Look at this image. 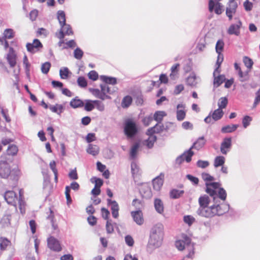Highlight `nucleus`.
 I'll list each match as a JSON object with an SVG mask.
<instances>
[{
  "instance_id": "obj_1",
  "label": "nucleus",
  "mask_w": 260,
  "mask_h": 260,
  "mask_svg": "<svg viewBox=\"0 0 260 260\" xmlns=\"http://www.w3.org/2000/svg\"><path fill=\"white\" fill-rule=\"evenodd\" d=\"M199 207L197 210L199 215L210 218L215 216H221L229 210V207L224 204H218L217 201L214 202V204L209 206L210 199L209 197L204 194L199 198Z\"/></svg>"
},
{
  "instance_id": "obj_2",
  "label": "nucleus",
  "mask_w": 260,
  "mask_h": 260,
  "mask_svg": "<svg viewBox=\"0 0 260 260\" xmlns=\"http://www.w3.org/2000/svg\"><path fill=\"white\" fill-rule=\"evenodd\" d=\"M21 175V171L16 167L11 168L9 164L6 160H0V177L8 179L12 187H15Z\"/></svg>"
},
{
  "instance_id": "obj_3",
  "label": "nucleus",
  "mask_w": 260,
  "mask_h": 260,
  "mask_svg": "<svg viewBox=\"0 0 260 260\" xmlns=\"http://www.w3.org/2000/svg\"><path fill=\"white\" fill-rule=\"evenodd\" d=\"M164 226L161 223L155 225L151 230L150 236L149 243L154 246H159L163 239Z\"/></svg>"
},
{
  "instance_id": "obj_4",
  "label": "nucleus",
  "mask_w": 260,
  "mask_h": 260,
  "mask_svg": "<svg viewBox=\"0 0 260 260\" xmlns=\"http://www.w3.org/2000/svg\"><path fill=\"white\" fill-rule=\"evenodd\" d=\"M181 240L176 241V246L179 250H183L187 248L189 250V252L187 254L186 257L192 258L194 255L193 245L191 243V239L186 235L183 234L181 235Z\"/></svg>"
},
{
  "instance_id": "obj_5",
  "label": "nucleus",
  "mask_w": 260,
  "mask_h": 260,
  "mask_svg": "<svg viewBox=\"0 0 260 260\" xmlns=\"http://www.w3.org/2000/svg\"><path fill=\"white\" fill-rule=\"evenodd\" d=\"M124 132L128 138L133 137L138 132L136 123L132 119H127L125 121Z\"/></svg>"
},
{
  "instance_id": "obj_6",
  "label": "nucleus",
  "mask_w": 260,
  "mask_h": 260,
  "mask_svg": "<svg viewBox=\"0 0 260 260\" xmlns=\"http://www.w3.org/2000/svg\"><path fill=\"white\" fill-rule=\"evenodd\" d=\"M60 26L61 28L59 31L56 33V36L59 39L58 43V46H62V44H63V39L65 35L70 36L73 35V31L69 24L66 23L64 25Z\"/></svg>"
},
{
  "instance_id": "obj_7",
  "label": "nucleus",
  "mask_w": 260,
  "mask_h": 260,
  "mask_svg": "<svg viewBox=\"0 0 260 260\" xmlns=\"http://www.w3.org/2000/svg\"><path fill=\"white\" fill-rule=\"evenodd\" d=\"M221 184L218 182H206L205 191L213 198V202L217 201V189L219 188Z\"/></svg>"
},
{
  "instance_id": "obj_8",
  "label": "nucleus",
  "mask_w": 260,
  "mask_h": 260,
  "mask_svg": "<svg viewBox=\"0 0 260 260\" xmlns=\"http://www.w3.org/2000/svg\"><path fill=\"white\" fill-rule=\"evenodd\" d=\"M47 245L51 250L54 251L59 252L62 249L59 241L53 236H50L48 238Z\"/></svg>"
},
{
  "instance_id": "obj_9",
  "label": "nucleus",
  "mask_w": 260,
  "mask_h": 260,
  "mask_svg": "<svg viewBox=\"0 0 260 260\" xmlns=\"http://www.w3.org/2000/svg\"><path fill=\"white\" fill-rule=\"evenodd\" d=\"M209 11L211 13L214 11L216 14L220 15L223 12V6L220 3L215 2L213 0H209Z\"/></svg>"
},
{
  "instance_id": "obj_10",
  "label": "nucleus",
  "mask_w": 260,
  "mask_h": 260,
  "mask_svg": "<svg viewBox=\"0 0 260 260\" xmlns=\"http://www.w3.org/2000/svg\"><path fill=\"white\" fill-rule=\"evenodd\" d=\"M193 155V152L189 149L188 151L184 152L182 155L178 156L176 159V163L178 165L181 164L184 160L189 162L191 160V157Z\"/></svg>"
},
{
  "instance_id": "obj_11",
  "label": "nucleus",
  "mask_w": 260,
  "mask_h": 260,
  "mask_svg": "<svg viewBox=\"0 0 260 260\" xmlns=\"http://www.w3.org/2000/svg\"><path fill=\"white\" fill-rule=\"evenodd\" d=\"M101 88L104 96H105V100L106 99H110V95L115 93L117 89V88L115 87H112L106 84H101Z\"/></svg>"
},
{
  "instance_id": "obj_12",
  "label": "nucleus",
  "mask_w": 260,
  "mask_h": 260,
  "mask_svg": "<svg viewBox=\"0 0 260 260\" xmlns=\"http://www.w3.org/2000/svg\"><path fill=\"white\" fill-rule=\"evenodd\" d=\"M133 220L139 225H142L144 222L143 213L140 210L133 211L131 212Z\"/></svg>"
},
{
  "instance_id": "obj_13",
  "label": "nucleus",
  "mask_w": 260,
  "mask_h": 260,
  "mask_svg": "<svg viewBox=\"0 0 260 260\" xmlns=\"http://www.w3.org/2000/svg\"><path fill=\"white\" fill-rule=\"evenodd\" d=\"M238 5L237 3L234 0H230L226 9V15L230 20L233 18V15L236 13Z\"/></svg>"
},
{
  "instance_id": "obj_14",
  "label": "nucleus",
  "mask_w": 260,
  "mask_h": 260,
  "mask_svg": "<svg viewBox=\"0 0 260 260\" xmlns=\"http://www.w3.org/2000/svg\"><path fill=\"white\" fill-rule=\"evenodd\" d=\"M5 199L8 204L16 206V201H17V197L16 193L13 191H6L5 196Z\"/></svg>"
},
{
  "instance_id": "obj_15",
  "label": "nucleus",
  "mask_w": 260,
  "mask_h": 260,
  "mask_svg": "<svg viewBox=\"0 0 260 260\" xmlns=\"http://www.w3.org/2000/svg\"><path fill=\"white\" fill-rule=\"evenodd\" d=\"M232 146L231 138H225L223 139L220 145V151L223 154H226Z\"/></svg>"
},
{
  "instance_id": "obj_16",
  "label": "nucleus",
  "mask_w": 260,
  "mask_h": 260,
  "mask_svg": "<svg viewBox=\"0 0 260 260\" xmlns=\"http://www.w3.org/2000/svg\"><path fill=\"white\" fill-rule=\"evenodd\" d=\"M16 54L13 48L9 49V53L7 56V60L10 64V67L13 68L16 64Z\"/></svg>"
},
{
  "instance_id": "obj_17",
  "label": "nucleus",
  "mask_w": 260,
  "mask_h": 260,
  "mask_svg": "<svg viewBox=\"0 0 260 260\" xmlns=\"http://www.w3.org/2000/svg\"><path fill=\"white\" fill-rule=\"evenodd\" d=\"M185 105L179 104L177 106L176 118L178 121H182L186 116Z\"/></svg>"
},
{
  "instance_id": "obj_18",
  "label": "nucleus",
  "mask_w": 260,
  "mask_h": 260,
  "mask_svg": "<svg viewBox=\"0 0 260 260\" xmlns=\"http://www.w3.org/2000/svg\"><path fill=\"white\" fill-rule=\"evenodd\" d=\"M164 174L161 173L158 176L155 178L153 181V186L154 189L159 190L164 183Z\"/></svg>"
},
{
  "instance_id": "obj_19",
  "label": "nucleus",
  "mask_w": 260,
  "mask_h": 260,
  "mask_svg": "<svg viewBox=\"0 0 260 260\" xmlns=\"http://www.w3.org/2000/svg\"><path fill=\"white\" fill-rule=\"evenodd\" d=\"M219 67L216 68L214 73L213 75L214 77V84L217 87L220 85L225 80V77L223 75H218L219 71H218Z\"/></svg>"
},
{
  "instance_id": "obj_20",
  "label": "nucleus",
  "mask_w": 260,
  "mask_h": 260,
  "mask_svg": "<svg viewBox=\"0 0 260 260\" xmlns=\"http://www.w3.org/2000/svg\"><path fill=\"white\" fill-rule=\"evenodd\" d=\"M241 25V22L240 21L237 24L231 25L228 30V33L231 35H235L236 36H239L240 34V28Z\"/></svg>"
},
{
  "instance_id": "obj_21",
  "label": "nucleus",
  "mask_w": 260,
  "mask_h": 260,
  "mask_svg": "<svg viewBox=\"0 0 260 260\" xmlns=\"http://www.w3.org/2000/svg\"><path fill=\"white\" fill-rule=\"evenodd\" d=\"M224 43L222 40H219L216 44L215 49L216 52L218 54V57L217 61V63L218 64V66H220L221 62L222 61L223 58H221V60L219 62V56L222 55L221 52L223 51Z\"/></svg>"
},
{
  "instance_id": "obj_22",
  "label": "nucleus",
  "mask_w": 260,
  "mask_h": 260,
  "mask_svg": "<svg viewBox=\"0 0 260 260\" xmlns=\"http://www.w3.org/2000/svg\"><path fill=\"white\" fill-rule=\"evenodd\" d=\"M146 134L149 137L148 139L146 140L145 144L148 148H151L153 146L154 143L156 141V137L153 134H148V130L147 131Z\"/></svg>"
},
{
  "instance_id": "obj_23",
  "label": "nucleus",
  "mask_w": 260,
  "mask_h": 260,
  "mask_svg": "<svg viewBox=\"0 0 260 260\" xmlns=\"http://www.w3.org/2000/svg\"><path fill=\"white\" fill-rule=\"evenodd\" d=\"M70 105L73 108H77L83 107L84 103L77 96L71 101Z\"/></svg>"
},
{
  "instance_id": "obj_24",
  "label": "nucleus",
  "mask_w": 260,
  "mask_h": 260,
  "mask_svg": "<svg viewBox=\"0 0 260 260\" xmlns=\"http://www.w3.org/2000/svg\"><path fill=\"white\" fill-rule=\"evenodd\" d=\"M154 207L156 211L159 213H162L164 210V204L159 199H156L154 202Z\"/></svg>"
},
{
  "instance_id": "obj_25",
  "label": "nucleus",
  "mask_w": 260,
  "mask_h": 260,
  "mask_svg": "<svg viewBox=\"0 0 260 260\" xmlns=\"http://www.w3.org/2000/svg\"><path fill=\"white\" fill-rule=\"evenodd\" d=\"M206 140L204 137H201L199 138L197 141L194 143L193 146L190 149H192L193 148H196L197 149H200L202 148L206 143Z\"/></svg>"
},
{
  "instance_id": "obj_26",
  "label": "nucleus",
  "mask_w": 260,
  "mask_h": 260,
  "mask_svg": "<svg viewBox=\"0 0 260 260\" xmlns=\"http://www.w3.org/2000/svg\"><path fill=\"white\" fill-rule=\"evenodd\" d=\"M18 151V147L16 145L12 144L9 146L6 151V154L10 156L16 155Z\"/></svg>"
},
{
  "instance_id": "obj_27",
  "label": "nucleus",
  "mask_w": 260,
  "mask_h": 260,
  "mask_svg": "<svg viewBox=\"0 0 260 260\" xmlns=\"http://www.w3.org/2000/svg\"><path fill=\"white\" fill-rule=\"evenodd\" d=\"M238 127V124L227 125L222 127L221 131L222 133H232L235 131Z\"/></svg>"
},
{
  "instance_id": "obj_28",
  "label": "nucleus",
  "mask_w": 260,
  "mask_h": 260,
  "mask_svg": "<svg viewBox=\"0 0 260 260\" xmlns=\"http://www.w3.org/2000/svg\"><path fill=\"white\" fill-rule=\"evenodd\" d=\"M101 80L105 82L106 84H111L112 85H115L117 83V79L114 77H107L106 76H102L101 77Z\"/></svg>"
},
{
  "instance_id": "obj_29",
  "label": "nucleus",
  "mask_w": 260,
  "mask_h": 260,
  "mask_svg": "<svg viewBox=\"0 0 260 260\" xmlns=\"http://www.w3.org/2000/svg\"><path fill=\"white\" fill-rule=\"evenodd\" d=\"M99 148L98 146L92 144H89L87 149V153L93 156L98 155L99 153Z\"/></svg>"
},
{
  "instance_id": "obj_30",
  "label": "nucleus",
  "mask_w": 260,
  "mask_h": 260,
  "mask_svg": "<svg viewBox=\"0 0 260 260\" xmlns=\"http://www.w3.org/2000/svg\"><path fill=\"white\" fill-rule=\"evenodd\" d=\"M57 17L60 25H64L66 22V14L62 10L58 11L57 13Z\"/></svg>"
},
{
  "instance_id": "obj_31",
  "label": "nucleus",
  "mask_w": 260,
  "mask_h": 260,
  "mask_svg": "<svg viewBox=\"0 0 260 260\" xmlns=\"http://www.w3.org/2000/svg\"><path fill=\"white\" fill-rule=\"evenodd\" d=\"M164 125L156 124L154 126L148 129V134L159 133L163 131Z\"/></svg>"
},
{
  "instance_id": "obj_32",
  "label": "nucleus",
  "mask_w": 260,
  "mask_h": 260,
  "mask_svg": "<svg viewBox=\"0 0 260 260\" xmlns=\"http://www.w3.org/2000/svg\"><path fill=\"white\" fill-rule=\"evenodd\" d=\"M131 172L134 178L141 174L140 168L135 162H133L131 164Z\"/></svg>"
},
{
  "instance_id": "obj_33",
  "label": "nucleus",
  "mask_w": 260,
  "mask_h": 260,
  "mask_svg": "<svg viewBox=\"0 0 260 260\" xmlns=\"http://www.w3.org/2000/svg\"><path fill=\"white\" fill-rule=\"evenodd\" d=\"M140 147L139 143H135L132 147L130 150V156L132 158H135L137 155L138 149Z\"/></svg>"
},
{
  "instance_id": "obj_34",
  "label": "nucleus",
  "mask_w": 260,
  "mask_h": 260,
  "mask_svg": "<svg viewBox=\"0 0 260 260\" xmlns=\"http://www.w3.org/2000/svg\"><path fill=\"white\" fill-rule=\"evenodd\" d=\"M15 32L13 29L11 28L6 29L4 31L3 38L6 39H11L14 37Z\"/></svg>"
},
{
  "instance_id": "obj_35",
  "label": "nucleus",
  "mask_w": 260,
  "mask_h": 260,
  "mask_svg": "<svg viewBox=\"0 0 260 260\" xmlns=\"http://www.w3.org/2000/svg\"><path fill=\"white\" fill-rule=\"evenodd\" d=\"M140 192L145 197H150L151 196L150 188L147 185H143L140 189Z\"/></svg>"
},
{
  "instance_id": "obj_36",
  "label": "nucleus",
  "mask_w": 260,
  "mask_h": 260,
  "mask_svg": "<svg viewBox=\"0 0 260 260\" xmlns=\"http://www.w3.org/2000/svg\"><path fill=\"white\" fill-rule=\"evenodd\" d=\"M132 98L129 95H126L123 98L122 101L121 106L123 108H127L132 104Z\"/></svg>"
},
{
  "instance_id": "obj_37",
  "label": "nucleus",
  "mask_w": 260,
  "mask_h": 260,
  "mask_svg": "<svg viewBox=\"0 0 260 260\" xmlns=\"http://www.w3.org/2000/svg\"><path fill=\"white\" fill-rule=\"evenodd\" d=\"M167 115V114L164 111H156L154 114V119L158 122H160L163 118Z\"/></svg>"
},
{
  "instance_id": "obj_38",
  "label": "nucleus",
  "mask_w": 260,
  "mask_h": 260,
  "mask_svg": "<svg viewBox=\"0 0 260 260\" xmlns=\"http://www.w3.org/2000/svg\"><path fill=\"white\" fill-rule=\"evenodd\" d=\"M89 91L95 97L99 98L102 100H105V96H104L102 90L100 91L99 89L90 88Z\"/></svg>"
},
{
  "instance_id": "obj_39",
  "label": "nucleus",
  "mask_w": 260,
  "mask_h": 260,
  "mask_svg": "<svg viewBox=\"0 0 260 260\" xmlns=\"http://www.w3.org/2000/svg\"><path fill=\"white\" fill-rule=\"evenodd\" d=\"M223 112L222 110L218 108L214 110L212 115V117L215 121H216L221 119V117L223 116Z\"/></svg>"
},
{
  "instance_id": "obj_40",
  "label": "nucleus",
  "mask_w": 260,
  "mask_h": 260,
  "mask_svg": "<svg viewBox=\"0 0 260 260\" xmlns=\"http://www.w3.org/2000/svg\"><path fill=\"white\" fill-rule=\"evenodd\" d=\"M184 193L183 190L176 189H172L170 193V197L172 199H177L181 197Z\"/></svg>"
},
{
  "instance_id": "obj_41",
  "label": "nucleus",
  "mask_w": 260,
  "mask_h": 260,
  "mask_svg": "<svg viewBox=\"0 0 260 260\" xmlns=\"http://www.w3.org/2000/svg\"><path fill=\"white\" fill-rule=\"evenodd\" d=\"M49 109L52 112L60 114L63 110V106L61 105L56 104L54 106H50Z\"/></svg>"
},
{
  "instance_id": "obj_42",
  "label": "nucleus",
  "mask_w": 260,
  "mask_h": 260,
  "mask_svg": "<svg viewBox=\"0 0 260 260\" xmlns=\"http://www.w3.org/2000/svg\"><path fill=\"white\" fill-rule=\"evenodd\" d=\"M225 162V158L222 156H218L215 157L214 161V166L215 168L222 166Z\"/></svg>"
},
{
  "instance_id": "obj_43",
  "label": "nucleus",
  "mask_w": 260,
  "mask_h": 260,
  "mask_svg": "<svg viewBox=\"0 0 260 260\" xmlns=\"http://www.w3.org/2000/svg\"><path fill=\"white\" fill-rule=\"evenodd\" d=\"M180 67L179 63H176L174 64L171 68V73L170 74V77L171 79H173L174 77L178 74L179 69Z\"/></svg>"
},
{
  "instance_id": "obj_44",
  "label": "nucleus",
  "mask_w": 260,
  "mask_h": 260,
  "mask_svg": "<svg viewBox=\"0 0 260 260\" xmlns=\"http://www.w3.org/2000/svg\"><path fill=\"white\" fill-rule=\"evenodd\" d=\"M93 101L87 100L85 101L84 109L86 111H91L94 108Z\"/></svg>"
},
{
  "instance_id": "obj_45",
  "label": "nucleus",
  "mask_w": 260,
  "mask_h": 260,
  "mask_svg": "<svg viewBox=\"0 0 260 260\" xmlns=\"http://www.w3.org/2000/svg\"><path fill=\"white\" fill-rule=\"evenodd\" d=\"M76 45L75 42L72 40L67 43H64L63 41V44H62V46H59V47H61L62 49H67L68 48H74Z\"/></svg>"
},
{
  "instance_id": "obj_46",
  "label": "nucleus",
  "mask_w": 260,
  "mask_h": 260,
  "mask_svg": "<svg viewBox=\"0 0 260 260\" xmlns=\"http://www.w3.org/2000/svg\"><path fill=\"white\" fill-rule=\"evenodd\" d=\"M228 103V100L226 97H222L220 98L218 103L219 109L222 110V109L225 108L226 107Z\"/></svg>"
},
{
  "instance_id": "obj_47",
  "label": "nucleus",
  "mask_w": 260,
  "mask_h": 260,
  "mask_svg": "<svg viewBox=\"0 0 260 260\" xmlns=\"http://www.w3.org/2000/svg\"><path fill=\"white\" fill-rule=\"evenodd\" d=\"M10 242L7 238H0V248L2 250L6 249V247L9 245Z\"/></svg>"
},
{
  "instance_id": "obj_48",
  "label": "nucleus",
  "mask_w": 260,
  "mask_h": 260,
  "mask_svg": "<svg viewBox=\"0 0 260 260\" xmlns=\"http://www.w3.org/2000/svg\"><path fill=\"white\" fill-rule=\"evenodd\" d=\"M218 196L219 199L224 201L226 198V191L223 188L219 187V188H218Z\"/></svg>"
},
{
  "instance_id": "obj_49",
  "label": "nucleus",
  "mask_w": 260,
  "mask_h": 260,
  "mask_svg": "<svg viewBox=\"0 0 260 260\" xmlns=\"http://www.w3.org/2000/svg\"><path fill=\"white\" fill-rule=\"evenodd\" d=\"M183 220L190 226L194 222L195 219L191 215H186L184 216Z\"/></svg>"
},
{
  "instance_id": "obj_50",
  "label": "nucleus",
  "mask_w": 260,
  "mask_h": 260,
  "mask_svg": "<svg viewBox=\"0 0 260 260\" xmlns=\"http://www.w3.org/2000/svg\"><path fill=\"white\" fill-rule=\"evenodd\" d=\"M51 67V64L49 62H46L43 63L41 67V71L42 73L47 74L49 72Z\"/></svg>"
},
{
  "instance_id": "obj_51",
  "label": "nucleus",
  "mask_w": 260,
  "mask_h": 260,
  "mask_svg": "<svg viewBox=\"0 0 260 260\" xmlns=\"http://www.w3.org/2000/svg\"><path fill=\"white\" fill-rule=\"evenodd\" d=\"M88 77L90 79H91L93 81H95V80H98V79L99 78V75H98V73L96 71L92 70V71H90L88 73Z\"/></svg>"
},
{
  "instance_id": "obj_52",
  "label": "nucleus",
  "mask_w": 260,
  "mask_h": 260,
  "mask_svg": "<svg viewBox=\"0 0 260 260\" xmlns=\"http://www.w3.org/2000/svg\"><path fill=\"white\" fill-rule=\"evenodd\" d=\"M74 55L75 58L77 59H80L83 56V52L80 48H77L74 50Z\"/></svg>"
},
{
  "instance_id": "obj_53",
  "label": "nucleus",
  "mask_w": 260,
  "mask_h": 260,
  "mask_svg": "<svg viewBox=\"0 0 260 260\" xmlns=\"http://www.w3.org/2000/svg\"><path fill=\"white\" fill-rule=\"evenodd\" d=\"M70 187L69 186H67L66 187L65 190V195L67 199V204L68 205L70 204L72 202V199L70 194Z\"/></svg>"
},
{
  "instance_id": "obj_54",
  "label": "nucleus",
  "mask_w": 260,
  "mask_h": 260,
  "mask_svg": "<svg viewBox=\"0 0 260 260\" xmlns=\"http://www.w3.org/2000/svg\"><path fill=\"white\" fill-rule=\"evenodd\" d=\"M77 82L78 85L81 87H85L87 85L86 80L83 77H79L78 78Z\"/></svg>"
},
{
  "instance_id": "obj_55",
  "label": "nucleus",
  "mask_w": 260,
  "mask_h": 260,
  "mask_svg": "<svg viewBox=\"0 0 260 260\" xmlns=\"http://www.w3.org/2000/svg\"><path fill=\"white\" fill-rule=\"evenodd\" d=\"M69 70L67 68L63 69H60L59 71V75L61 79H67L68 77Z\"/></svg>"
},
{
  "instance_id": "obj_56",
  "label": "nucleus",
  "mask_w": 260,
  "mask_h": 260,
  "mask_svg": "<svg viewBox=\"0 0 260 260\" xmlns=\"http://www.w3.org/2000/svg\"><path fill=\"white\" fill-rule=\"evenodd\" d=\"M108 203L111 205V211L119 210V206L116 201L108 199Z\"/></svg>"
},
{
  "instance_id": "obj_57",
  "label": "nucleus",
  "mask_w": 260,
  "mask_h": 260,
  "mask_svg": "<svg viewBox=\"0 0 260 260\" xmlns=\"http://www.w3.org/2000/svg\"><path fill=\"white\" fill-rule=\"evenodd\" d=\"M202 178L205 181H206V182L208 181H212L214 179L213 176L206 173H203L202 174Z\"/></svg>"
},
{
  "instance_id": "obj_58",
  "label": "nucleus",
  "mask_w": 260,
  "mask_h": 260,
  "mask_svg": "<svg viewBox=\"0 0 260 260\" xmlns=\"http://www.w3.org/2000/svg\"><path fill=\"white\" fill-rule=\"evenodd\" d=\"M106 229L108 234H112L114 231L113 224L109 220L107 221Z\"/></svg>"
},
{
  "instance_id": "obj_59",
  "label": "nucleus",
  "mask_w": 260,
  "mask_h": 260,
  "mask_svg": "<svg viewBox=\"0 0 260 260\" xmlns=\"http://www.w3.org/2000/svg\"><path fill=\"white\" fill-rule=\"evenodd\" d=\"M94 107H95L99 110L103 111L104 110V105L102 102L98 100L93 101Z\"/></svg>"
},
{
  "instance_id": "obj_60",
  "label": "nucleus",
  "mask_w": 260,
  "mask_h": 260,
  "mask_svg": "<svg viewBox=\"0 0 260 260\" xmlns=\"http://www.w3.org/2000/svg\"><path fill=\"white\" fill-rule=\"evenodd\" d=\"M252 120L251 117L249 116H245L242 120L243 125L245 128H246L249 124L250 121Z\"/></svg>"
},
{
  "instance_id": "obj_61",
  "label": "nucleus",
  "mask_w": 260,
  "mask_h": 260,
  "mask_svg": "<svg viewBox=\"0 0 260 260\" xmlns=\"http://www.w3.org/2000/svg\"><path fill=\"white\" fill-rule=\"evenodd\" d=\"M23 61V64L25 66V69L26 72L27 73V74H29V68H30V64H29V63L28 62V60L27 59V57L26 55H25L24 56Z\"/></svg>"
},
{
  "instance_id": "obj_62",
  "label": "nucleus",
  "mask_w": 260,
  "mask_h": 260,
  "mask_svg": "<svg viewBox=\"0 0 260 260\" xmlns=\"http://www.w3.org/2000/svg\"><path fill=\"white\" fill-rule=\"evenodd\" d=\"M125 241L127 245L133 246L134 244V241L132 236L127 235L125 237Z\"/></svg>"
},
{
  "instance_id": "obj_63",
  "label": "nucleus",
  "mask_w": 260,
  "mask_h": 260,
  "mask_svg": "<svg viewBox=\"0 0 260 260\" xmlns=\"http://www.w3.org/2000/svg\"><path fill=\"white\" fill-rule=\"evenodd\" d=\"M69 176L71 179L77 180L78 178V174L77 173L76 169L72 170L69 174Z\"/></svg>"
},
{
  "instance_id": "obj_64",
  "label": "nucleus",
  "mask_w": 260,
  "mask_h": 260,
  "mask_svg": "<svg viewBox=\"0 0 260 260\" xmlns=\"http://www.w3.org/2000/svg\"><path fill=\"white\" fill-rule=\"evenodd\" d=\"M87 221L88 223L92 226L95 225L97 222L96 218L92 215L89 216L87 218Z\"/></svg>"
}]
</instances>
